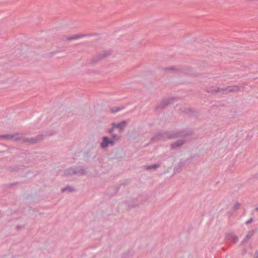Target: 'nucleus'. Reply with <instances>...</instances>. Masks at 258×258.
<instances>
[{
    "label": "nucleus",
    "mask_w": 258,
    "mask_h": 258,
    "mask_svg": "<svg viewBox=\"0 0 258 258\" xmlns=\"http://www.w3.org/2000/svg\"><path fill=\"white\" fill-rule=\"evenodd\" d=\"M1 137L7 139H13L14 140H19L21 139V137L18 134H16L14 135H7L4 136H2Z\"/></svg>",
    "instance_id": "1"
},
{
    "label": "nucleus",
    "mask_w": 258,
    "mask_h": 258,
    "mask_svg": "<svg viewBox=\"0 0 258 258\" xmlns=\"http://www.w3.org/2000/svg\"><path fill=\"white\" fill-rule=\"evenodd\" d=\"M113 143L114 141H113L112 140H109L107 137H104L101 145L102 148H105L109 144H112Z\"/></svg>",
    "instance_id": "2"
},
{
    "label": "nucleus",
    "mask_w": 258,
    "mask_h": 258,
    "mask_svg": "<svg viewBox=\"0 0 258 258\" xmlns=\"http://www.w3.org/2000/svg\"><path fill=\"white\" fill-rule=\"evenodd\" d=\"M126 123L125 121H123L120 122L119 123L115 124H113L114 126L113 127H116L117 129L119 131H121L122 129L124 127Z\"/></svg>",
    "instance_id": "3"
},
{
    "label": "nucleus",
    "mask_w": 258,
    "mask_h": 258,
    "mask_svg": "<svg viewBox=\"0 0 258 258\" xmlns=\"http://www.w3.org/2000/svg\"><path fill=\"white\" fill-rule=\"evenodd\" d=\"M183 143V141H181V140H180V141H178L177 143V145H175V144H173L171 145V147L172 148H175L176 147H179L180 146H181V145H182Z\"/></svg>",
    "instance_id": "4"
},
{
    "label": "nucleus",
    "mask_w": 258,
    "mask_h": 258,
    "mask_svg": "<svg viewBox=\"0 0 258 258\" xmlns=\"http://www.w3.org/2000/svg\"><path fill=\"white\" fill-rule=\"evenodd\" d=\"M238 90V87H234L233 89H229L230 91H236Z\"/></svg>",
    "instance_id": "5"
},
{
    "label": "nucleus",
    "mask_w": 258,
    "mask_h": 258,
    "mask_svg": "<svg viewBox=\"0 0 258 258\" xmlns=\"http://www.w3.org/2000/svg\"><path fill=\"white\" fill-rule=\"evenodd\" d=\"M235 206V208L237 209V208H238L239 207L240 205H239V204H238V203H236V204L235 205V206Z\"/></svg>",
    "instance_id": "6"
},
{
    "label": "nucleus",
    "mask_w": 258,
    "mask_h": 258,
    "mask_svg": "<svg viewBox=\"0 0 258 258\" xmlns=\"http://www.w3.org/2000/svg\"><path fill=\"white\" fill-rule=\"evenodd\" d=\"M254 258H258V252H256L254 255Z\"/></svg>",
    "instance_id": "7"
},
{
    "label": "nucleus",
    "mask_w": 258,
    "mask_h": 258,
    "mask_svg": "<svg viewBox=\"0 0 258 258\" xmlns=\"http://www.w3.org/2000/svg\"><path fill=\"white\" fill-rule=\"evenodd\" d=\"M157 167V166L156 165H153V166H152V167H149L148 168L149 169V168H156V167Z\"/></svg>",
    "instance_id": "8"
},
{
    "label": "nucleus",
    "mask_w": 258,
    "mask_h": 258,
    "mask_svg": "<svg viewBox=\"0 0 258 258\" xmlns=\"http://www.w3.org/2000/svg\"><path fill=\"white\" fill-rule=\"evenodd\" d=\"M113 126H114V125L113 124L112 129H111V131H112V130H113V128H116V127H113Z\"/></svg>",
    "instance_id": "9"
},
{
    "label": "nucleus",
    "mask_w": 258,
    "mask_h": 258,
    "mask_svg": "<svg viewBox=\"0 0 258 258\" xmlns=\"http://www.w3.org/2000/svg\"><path fill=\"white\" fill-rule=\"evenodd\" d=\"M118 111V110H112V112H116V111Z\"/></svg>",
    "instance_id": "10"
},
{
    "label": "nucleus",
    "mask_w": 258,
    "mask_h": 258,
    "mask_svg": "<svg viewBox=\"0 0 258 258\" xmlns=\"http://www.w3.org/2000/svg\"><path fill=\"white\" fill-rule=\"evenodd\" d=\"M78 37V36H75V37L73 38L74 39H77Z\"/></svg>",
    "instance_id": "11"
},
{
    "label": "nucleus",
    "mask_w": 258,
    "mask_h": 258,
    "mask_svg": "<svg viewBox=\"0 0 258 258\" xmlns=\"http://www.w3.org/2000/svg\"><path fill=\"white\" fill-rule=\"evenodd\" d=\"M29 142H34V141H33V140H32L31 141H30Z\"/></svg>",
    "instance_id": "12"
}]
</instances>
